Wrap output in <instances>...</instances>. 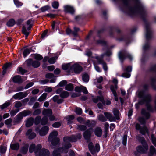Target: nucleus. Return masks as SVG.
<instances>
[{"label":"nucleus","instance_id":"f257e3e1","mask_svg":"<svg viewBox=\"0 0 156 156\" xmlns=\"http://www.w3.org/2000/svg\"><path fill=\"white\" fill-rule=\"evenodd\" d=\"M81 137L80 134H78L77 137L74 135H72L70 136L65 137L63 138L64 143V147L58 148L55 149L53 151L52 153L53 156H61V153L64 152L66 153L68 152V149L70 148L71 145L69 143L70 142H76L77 139H80Z\"/></svg>","mask_w":156,"mask_h":156},{"label":"nucleus","instance_id":"f03ea898","mask_svg":"<svg viewBox=\"0 0 156 156\" xmlns=\"http://www.w3.org/2000/svg\"><path fill=\"white\" fill-rule=\"evenodd\" d=\"M138 96L140 98V100L139 101L138 103L135 105L136 108L138 109L139 107V105H142L146 103L148 110L149 111H152V109L151 106L148 104L151 100V95L149 94H145L144 92L142 91L139 92Z\"/></svg>","mask_w":156,"mask_h":156},{"label":"nucleus","instance_id":"7ed1b4c3","mask_svg":"<svg viewBox=\"0 0 156 156\" xmlns=\"http://www.w3.org/2000/svg\"><path fill=\"white\" fill-rule=\"evenodd\" d=\"M137 139L141 142L142 146H139L137 147V151L141 154L146 153L147 152L148 146L144 137L137 136Z\"/></svg>","mask_w":156,"mask_h":156},{"label":"nucleus","instance_id":"20e7f679","mask_svg":"<svg viewBox=\"0 0 156 156\" xmlns=\"http://www.w3.org/2000/svg\"><path fill=\"white\" fill-rule=\"evenodd\" d=\"M58 135L56 131H53L50 134L48 137V141L51 142V144L55 146L57 145L59 142V139L56 136Z\"/></svg>","mask_w":156,"mask_h":156},{"label":"nucleus","instance_id":"39448f33","mask_svg":"<svg viewBox=\"0 0 156 156\" xmlns=\"http://www.w3.org/2000/svg\"><path fill=\"white\" fill-rule=\"evenodd\" d=\"M42 146L41 144L37 145V147L35 151L36 156H49V152L48 150L43 148L41 149Z\"/></svg>","mask_w":156,"mask_h":156},{"label":"nucleus","instance_id":"423d86ee","mask_svg":"<svg viewBox=\"0 0 156 156\" xmlns=\"http://www.w3.org/2000/svg\"><path fill=\"white\" fill-rule=\"evenodd\" d=\"M30 113V112L27 110H24L20 112L15 117L14 122L16 123H20L23 117L28 115Z\"/></svg>","mask_w":156,"mask_h":156},{"label":"nucleus","instance_id":"0eeeda50","mask_svg":"<svg viewBox=\"0 0 156 156\" xmlns=\"http://www.w3.org/2000/svg\"><path fill=\"white\" fill-rule=\"evenodd\" d=\"M118 57L122 62H123L126 58H128L130 60H132L133 59L132 56L125 50L120 51L118 53Z\"/></svg>","mask_w":156,"mask_h":156},{"label":"nucleus","instance_id":"6e6552de","mask_svg":"<svg viewBox=\"0 0 156 156\" xmlns=\"http://www.w3.org/2000/svg\"><path fill=\"white\" fill-rule=\"evenodd\" d=\"M27 25L28 26L27 28L25 26L23 27L22 29V32L25 35L26 38H27L30 32L29 31L30 30L32 27V20H29L27 22Z\"/></svg>","mask_w":156,"mask_h":156},{"label":"nucleus","instance_id":"1a4fd4ad","mask_svg":"<svg viewBox=\"0 0 156 156\" xmlns=\"http://www.w3.org/2000/svg\"><path fill=\"white\" fill-rule=\"evenodd\" d=\"M49 129L48 127L45 126L42 127L40 129L39 127H37L35 128V130L38 133L40 136H44L48 133Z\"/></svg>","mask_w":156,"mask_h":156},{"label":"nucleus","instance_id":"9d476101","mask_svg":"<svg viewBox=\"0 0 156 156\" xmlns=\"http://www.w3.org/2000/svg\"><path fill=\"white\" fill-rule=\"evenodd\" d=\"M132 70V67L131 66H127L125 69L123 70L124 72L122 74L121 76L126 78L130 77L131 74L130 73Z\"/></svg>","mask_w":156,"mask_h":156},{"label":"nucleus","instance_id":"9b49d317","mask_svg":"<svg viewBox=\"0 0 156 156\" xmlns=\"http://www.w3.org/2000/svg\"><path fill=\"white\" fill-rule=\"evenodd\" d=\"M28 93L27 92H20L15 94L12 96V98L15 99L20 100L26 97Z\"/></svg>","mask_w":156,"mask_h":156},{"label":"nucleus","instance_id":"f8f14e48","mask_svg":"<svg viewBox=\"0 0 156 156\" xmlns=\"http://www.w3.org/2000/svg\"><path fill=\"white\" fill-rule=\"evenodd\" d=\"M73 64L71 63L63 64L62 65V69L68 73H72V66Z\"/></svg>","mask_w":156,"mask_h":156},{"label":"nucleus","instance_id":"ddd939ff","mask_svg":"<svg viewBox=\"0 0 156 156\" xmlns=\"http://www.w3.org/2000/svg\"><path fill=\"white\" fill-rule=\"evenodd\" d=\"M82 70V67L78 64L75 63L72 66V73L73 71L76 73H80Z\"/></svg>","mask_w":156,"mask_h":156},{"label":"nucleus","instance_id":"4468645a","mask_svg":"<svg viewBox=\"0 0 156 156\" xmlns=\"http://www.w3.org/2000/svg\"><path fill=\"white\" fill-rule=\"evenodd\" d=\"M136 130H139L140 133L144 135L146 133H147V129L145 126L141 128L140 125L137 123L136 125Z\"/></svg>","mask_w":156,"mask_h":156},{"label":"nucleus","instance_id":"2eb2a0df","mask_svg":"<svg viewBox=\"0 0 156 156\" xmlns=\"http://www.w3.org/2000/svg\"><path fill=\"white\" fill-rule=\"evenodd\" d=\"M93 129L90 128L88 129L84 133L83 136L86 139H88L90 136L91 134L93 132Z\"/></svg>","mask_w":156,"mask_h":156},{"label":"nucleus","instance_id":"dca6fc26","mask_svg":"<svg viewBox=\"0 0 156 156\" xmlns=\"http://www.w3.org/2000/svg\"><path fill=\"white\" fill-rule=\"evenodd\" d=\"M146 38L147 40H148L151 37L152 31L151 30L149 27L147 25L146 26Z\"/></svg>","mask_w":156,"mask_h":156},{"label":"nucleus","instance_id":"f3484780","mask_svg":"<svg viewBox=\"0 0 156 156\" xmlns=\"http://www.w3.org/2000/svg\"><path fill=\"white\" fill-rule=\"evenodd\" d=\"M26 134L29 139H33L36 136L35 133L32 132V130L31 129H28L27 131Z\"/></svg>","mask_w":156,"mask_h":156},{"label":"nucleus","instance_id":"a211bd4d","mask_svg":"<svg viewBox=\"0 0 156 156\" xmlns=\"http://www.w3.org/2000/svg\"><path fill=\"white\" fill-rule=\"evenodd\" d=\"M64 11L66 12L73 14L75 12L73 8L70 5H66L64 6Z\"/></svg>","mask_w":156,"mask_h":156},{"label":"nucleus","instance_id":"6ab92c4d","mask_svg":"<svg viewBox=\"0 0 156 156\" xmlns=\"http://www.w3.org/2000/svg\"><path fill=\"white\" fill-rule=\"evenodd\" d=\"M42 114L45 117H48L52 114V110L50 109H44L42 111Z\"/></svg>","mask_w":156,"mask_h":156},{"label":"nucleus","instance_id":"aec40b11","mask_svg":"<svg viewBox=\"0 0 156 156\" xmlns=\"http://www.w3.org/2000/svg\"><path fill=\"white\" fill-rule=\"evenodd\" d=\"M13 82L18 83H20L23 81V79L19 75L16 76L12 79Z\"/></svg>","mask_w":156,"mask_h":156},{"label":"nucleus","instance_id":"412c9836","mask_svg":"<svg viewBox=\"0 0 156 156\" xmlns=\"http://www.w3.org/2000/svg\"><path fill=\"white\" fill-rule=\"evenodd\" d=\"M104 114L106 118L110 122L115 121V118L110 113L105 112Z\"/></svg>","mask_w":156,"mask_h":156},{"label":"nucleus","instance_id":"4be33fe9","mask_svg":"<svg viewBox=\"0 0 156 156\" xmlns=\"http://www.w3.org/2000/svg\"><path fill=\"white\" fill-rule=\"evenodd\" d=\"M93 101L95 103H97L99 101H101L103 104H105V101L102 96H98L93 98Z\"/></svg>","mask_w":156,"mask_h":156},{"label":"nucleus","instance_id":"5701e85b","mask_svg":"<svg viewBox=\"0 0 156 156\" xmlns=\"http://www.w3.org/2000/svg\"><path fill=\"white\" fill-rule=\"evenodd\" d=\"M34 122V119L32 117H30L27 119L26 122V127H28L31 126L33 124Z\"/></svg>","mask_w":156,"mask_h":156},{"label":"nucleus","instance_id":"b1692460","mask_svg":"<svg viewBox=\"0 0 156 156\" xmlns=\"http://www.w3.org/2000/svg\"><path fill=\"white\" fill-rule=\"evenodd\" d=\"M94 133L97 136H101L102 134V130L101 128L100 127H96L94 130Z\"/></svg>","mask_w":156,"mask_h":156},{"label":"nucleus","instance_id":"393cba45","mask_svg":"<svg viewBox=\"0 0 156 156\" xmlns=\"http://www.w3.org/2000/svg\"><path fill=\"white\" fill-rule=\"evenodd\" d=\"M53 101L56 102L58 104H59L63 102V100L62 98H59V97L58 95H55L52 98Z\"/></svg>","mask_w":156,"mask_h":156},{"label":"nucleus","instance_id":"a878e982","mask_svg":"<svg viewBox=\"0 0 156 156\" xmlns=\"http://www.w3.org/2000/svg\"><path fill=\"white\" fill-rule=\"evenodd\" d=\"M75 118V116L73 115H69L65 117L66 119L69 124L71 123Z\"/></svg>","mask_w":156,"mask_h":156},{"label":"nucleus","instance_id":"bb28decb","mask_svg":"<svg viewBox=\"0 0 156 156\" xmlns=\"http://www.w3.org/2000/svg\"><path fill=\"white\" fill-rule=\"evenodd\" d=\"M96 122L94 120H92L91 122L88 120L86 122V124L88 127H93L96 125Z\"/></svg>","mask_w":156,"mask_h":156},{"label":"nucleus","instance_id":"cd10ccee","mask_svg":"<svg viewBox=\"0 0 156 156\" xmlns=\"http://www.w3.org/2000/svg\"><path fill=\"white\" fill-rule=\"evenodd\" d=\"M88 148L91 153L94 154L95 152V148L92 143H90L88 144Z\"/></svg>","mask_w":156,"mask_h":156},{"label":"nucleus","instance_id":"c85d7f7f","mask_svg":"<svg viewBox=\"0 0 156 156\" xmlns=\"http://www.w3.org/2000/svg\"><path fill=\"white\" fill-rule=\"evenodd\" d=\"M48 121L49 119L47 117L44 116L41 120V124L42 125H46L48 123Z\"/></svg>","mask_w":156,"mask_h":156},{"label":"nucleus","instance_id":"c756f323","mask_svg":"<svg viewBox=\"0 0 156 156\" xmlns=\"http://www.w3.org/2000/svg\"><path fill=\"white\" fill-rule=\"evenodd\" d=\"M10 147L13 150H18L19 148V144L18 143L12 144H11Z\"/></svg>","mask_w":156,"mask_h":156},{"label":"nucleus","instance_id":"7c9ffc66","mask_svg":"<svg viewBox=\"0 0 156 156\" xmlns=\"http://www.w3.org/2000/svg\"><path fill=\"white\" fill-rule=\"evenodd\" d=\"M142 115L145 116L146 119H148L150 117V114L149 113L147 112L145 109H142L141 111Z\"/></svg>","mask_w":156,"mask_h":156},{"label":"nucleus","instance_id":"2f4dec72","mask_svg":"<svg viewBox=\"0 0 156 156\" xmlns=\"http://www.w3.org/2000/svg\"><path fill=\"white\" fill-rule=\"evenodd\" d=\"M32 50V48H29L25 49L23 52V55L24 57H25L28 55Z\"/></svg>","mask_w":156,"mask_h":156},{"label":"nucleus","instance_id":"473e14b6","mask_svg":"<svg viewBox=\"0 0 156 156\" xmlns=\"http://www.w3.org/2000/svg\"><path fill=\"white\" fill-rule=\"evenodd\" d=\"M37 146L36 147L35 144H32L30 145L29 149V151L30 153H32L33 151H34L35 153V151L37 148Z\"/></svg>","mask_w":156,"mask_h":156},{"label":"nucleus","instance_id":"72a5a7b5","mask_svg":"<svg viewBox=\"0 0 156 156\" xmlns=\"http://www.w3.org/2000/svg\"><path fill=\"white\" fill-rule=\"evenodd\" d=\"M117 88V85H115V86L112 85L111 86L110 89L112 92L114 96H115L117 95V93L115 91V90Z\"/></svg>","mask_w":156,"mask_h":156},{"label":"nucleus","instance_id":"f704fd0d","mask_svg":"<svg viewBox=\"0 0 156 156\" xmlns=\"http://www.w3.org/2000/svg\"><path fill=\"white\" fill-rule=\"evenodd\" d=\"M113 114L115 117V119L119 120V112L117 109H114L113 111Z\"/></svg>","mask_w":156,"mask_h":156},{"label":"nucleus","instance_id":"c9c22d12","mask_svg":"<svg viewBox=\"0 0 156 156\" xmlns=\"http://www.w3.org/2000/svg\"><path fill=\"white\" fill-rule=\"evenodd\" d=\"M65 88L66 90L71 91L73 90L74 87L72 84L69 83L65 86Z\"/></svg>","mask_w":156,"mask_h":156},{"label":"nucleus","instance_id":"e433bc0d","mask_svg":"<svg viewBox=\"0 0 156 156\" xmlns=\"http://www.w3.org/2000/svg\"><path fill=\"white\" fill-rule=\"evenodd\" d=\"M28 148V145H26L22 147L21 150V152L23 154H26Z\"/></svg>","mask_w":156,"mask_h":156},{"label":"nucleus","instance_id":"4c0bfd02","mask_svg":"<svg viewBox=\"0 0 156 156\" xmlns=\"http://www.w3.org/2000/svg\"><path fill=\"white\" fill-rule=\"evenodd\" d=\"M69 93L66 91H63L60 94V96L62 98H67L69 96Z\"/></svg>","mask_w":156,"mask_h":156},{"label":"nucleus","instance_id":"58836bf2","mask_svg":"<svg viewBox=\"0 0 156 156\" xmlns=\"http://www.w3.org/2000/svg\"><path fill=\"white\" fill-rule=\"evenodd\" d=\"M15 23V22L13 19L10 20L7 23V25L9 27L13 26Z\"/></svg>","mask_w":156,"mask_h":156},{"label":"nucleus","instance_id":"ea45409f","mask_svg":"<svg viewBox=\"0 0 156 156\" xmlns=\"http://www.w3.org/2000/svg\"><path fill=\"white\" fill-rule=\"evenodd\" d=\"M11 103V101H6L5 103L1 106V108L2 109H3L6 108L10 105Z\"/></svg>","mask_w":156,"mask_h":156},{"label":"nucleus","instance_id":"a19ab883","mask_svg":"<svg viewBox=\"0 0 156 156\" xmlns=\"http://www.w3.org/2000/svg\"><path fill=\"white\" fill-rule=\"evenodd\" d=\"M47 96V94L46 93L43 94L38 99V101L40 102L44 101L46 98Z\"/></svg>","mask_w":156,"mask_h":156},{"label":"nucleus","instance_id":"79ce46f5","mask_svg":"<svg viewBox=\"0 0 156 156\" xmlns=\"http://www.w3.org/2000/svg\"><path fill=\"white\" fill-rule=\"evenodd\" d=\"M40 66V62L37 61H32V66L34 68H36L39 67Z\"/></svg>","mask_w":156,"mask_h":156},{"label":"nucleus","instance_id":"37998d69","mask_svg":"<svg viewBox=\"0 0 156 156\" xmlns=\"http://www.w3.org/2000/svg\"><path fill=\"white\" fill-rule=\"evenodd\" d=\"M104 126L105 127V137H106L107 136V134L108 130L109 124L107 122H105L104 124Z\"/></svg>","mask_w":156,"mask_h":156},{"label":"nucleus","instance_id":"c03bdc74","mask_svg":"<svg viewBox=\"0 0 156 156\" xmlns=\"http://www.w3.org/2000/svg\"><path fill=\"white\" fill-rule=\"evenodd\" d=\"M57 58L56 57L51 58L48 59V62L50 64H53L55 62Z\"/></svg>","mask_w":156,"mask_h":156},{"label":"nucleus","instance_id":"a18cd8bd","mask_svg":"<svg viewBox=\"0 0 156 156\" xmlns=\"http://www.w3.org/2000/svg\"><path fill=\"white\" fill-rule=\"evenodd\" d=\"M82 79L84 82H88L89 80V77L88 75L87 74L83 75L82 76Z\"/></svg>","mask_w":156,"mask_h":156},{"label":"nucleus","instance_id":"49530a36","mask_svg":"<svg viewBox=\"0 0 156 156\" xmlns=\"http://www.w3.org/2000/svg\"><path fill=\"white\" fill-rule=\"evenodd\" d=\"M41 116H37L35 119L34 123L36 125L38 124L40 122L41 120Z\"/></svg>","mask_w":156,"mask_h":156},{"label":"nucleus","instance_id":"de8ad7c7","mask_svg":"<svg viewBox=\"0 0 156 156\" xmlns=\"http://www.w3.org/2000/svg\"><path fill=\"white\" fill-rule=\"evenodd\" d=\"M102 58H100L99 56H95L94 57L95 58H96L97 61H98V63L99 64H102L103 63H104L105 62L104 61L103 58L102 57Z\"/></svg>","mask_w":156,"mask_h":156},{"label":"nucleus","instance_id":"09e8293b","mask_svg":"<svg viewBox=\"0 0 156 156\" xmlns=\"http://www.w3.org/2000/svg\"><path fill=\"white\" fill-rule=\"evenodd\" d=\"M98 119L101 121L105 122L107 120L102 115H100L98 116Z\"/></svg>","mask_w":156,"mask_h":156},{"label":"nucleus","instance_id":"8fccbe9b","mask_svg":"<svg viewBox=\"0 0 156 156\" xmlns=\"http://www.w3.org/2000/svg\"><path fill=\"white\" fill-rule=\"evenodd\" d=\"M87 129L86 126L83 125H78L77 126V129L81 131H83Z\"/></svg>","mask_w":156,"mask_h":156},{"label":"nucleus","instance_id":"3c124183","mask_svg":"<svg viewBox=\"0 0 156 156\" xmlns=\"http://www.w3.org/2000/svg\"><path fill=\"white\" fill-rule=\"evenodd\" d=\"M19 109L17 108L15 110H12L10 112V114L11 116H14L19 111Z\"/></svg>","mask_w":156,"mask_h":156},{"label":"nucleus","instance_id":"603ef678","mask_svg":"<svg viewBox=\"0 0 156 156\" xmlns=\"http://www.w3.org/2000/svg\"><path fill=\"white\" fill-rule=\"evenodd\" d=\"M59 4L57 1H54L52 4V7L55 9H57L58 8Z\"/></svg>","mask_w":156,"mask_h":156},{"label":"nucleus","instance_id":"864d4df0","mask_svg":"<svg viewBox=\"0 0 156 156\" xmlns=\"http://www.w3.org/2000/svg\"><path fill=\"white\" fill-rule=\"evenodd\" d=\"M14 2L15 5L18 7L22 6L23 4L22 3L20 2L18 0H14Z\"/></svg>","mask_w":156,"mask_h":156},{"label":"nucleus","instance_id":"5fc2aeb1","mask_svg":"<svg viewBox=\"0 0 156 156\" xmlns=\"http://www.w3.org/2000/svg\"><path fill=\"white\" fill-rule=\"evenodd\" d=\"M75 112L76 114L80 115L82 114V111L81 108L78 107H76Z\"/></svg>","mask_w":156,"mask_h":156},{"label":"nucleus","instance_id":"6e6d98bb","mask_svg":"<svg viewBox=\"0 0 156 156\" xmlns=\"http://www.w3.org/2000/svg\"><path fill=\"white\" fill-rule=\"evenodd\" d=\"M150 153L153 154H156V150L155 148L152 146H151L150 147Z\"/></svg>","mask_w":156,"mask_h":156},{"label":"nucleus","instance_id":"4d7b16f0","mask_svg":"<svg viewBox=\"0 0 156 156\" xmlns=\"http://www.w3.org/2000/svg\"><path fill=\"white\" fill-rule=\"evenodd\" d=\"M6 147L4 146H1L0 147V152L2 153H4L6 152Z\"/></svg>","mask_w":156,"mask_h":156},{"label":"nucleus","instance_id":"13d9d810","mask_svg":"<svg viewBox=\"0 0 156 156\" xmlns=\"http://www.w3.org/2000/svg\"><path fill=\"white\" fill-rule=\"evenodd\" d=\"M50 8V6L48 5L42 7L40 9L41 11L42 12H44L48 10Z\"/></svg>","mask_w":156,"mask_h":156},{"label":"nucleus","instance_id":"bf43d9fd","mask_svg":"<svg viewBox=\"0 0 156 156\" xmlns=\"http://www.w3.org/2000/svg\"><path fill=\"white\" fill-rule=\"evenodd\" d=\"M45 77L47 78L51 79L55 77L54 75L52 73H49L46 74Z\"/></svg>","mask_w":156,"mask_h":156},{"label":"nucleus","instance_id":"052dcab7","mask_svg":"<svg viewBox=\"0 0 156 156\" xmlns=\"http://www.w3.org/2000/svg\"><path fill=\"white\" fill-rule=\"evenodd\" d=\"M61 126V124L60 122H56L54 123L52 125V126L54 128H57Z\"/></svg>","mask_w":156,"mask_h":156},{"label":"nucleus","instance_id":"680f3d73","mask_svg":"<svg viewBox=\"0 0 156 156\" xmlns=\"http://www.w3.org/2000/svg\"><path fill=\"white\" fill-rule=\"evenodd\" d=\"M41 112V110L40 109H37L34 112L33 115H36L40 114Z\"/></svg>","mask_w":156,"mask_h":156},{"label":"nucleus","instance_id":"e2e57ef3","mask_svg":"<svg viewBox=\"0 0 156 156\" xmlns=\"http://www.w3.org/2000/svg\"><path fill=\"white\" fill-rule=\"evenodd\" d=\"M156 82V79L155 78H152L151 79V84L153 87L155 89H156L154 87V84Z\"/></svg>","mask_w":156,"mask_h":156},{"label":"nucleus","instance_id":"0e129e2a","mask_svg":"<svg viewBox=\"0 0 156 156\" xmlns=\"http://www.w3.org/2000/svg\"><path fill=\"white\" fill-rule=\"evenodd\" d=\"M22 106V104L20 101H16L15 102L14 107L16 108H20Z\"/></svg>","mask_w":156,"mask_h":156},{"label":"nucleus","instance_id":"69168bd1","mask_svg":"<svg viewBox=\"0 0 156 156\" xmlns=\"http://www.w3.org/2000/svg\"><path fill=\"white\" fill-rule=\"evenodd\" d=\"M77 121L80 123H85V120L84 119L80 117L77 118Z\"/></svg>","mask_w":156,"mask_h":156},{"label":"nucleus","instance_id":"338daca9","mask_svg":"<svg viewBox=\"0 0 156 156\" xmlns=\"http://www.w3.org/2000/svg\"><path fill=\"white\" fill-rule=\"evenodd\" d=\"M111 55V52L110 51H107L105 53L102 54L101 55V57L103 58L104 56L106 55L107 56H109Z\"/></svg>","mask_w":156,"mask_h":156},{"label":"nucleus","instance_id":"774afa93","mask_svg":"<svg viewBox=\"0 0 156 156\" xmlns=\"http://www.w3.org/2000/svg\"><path fill=\"white\" fill-rule=\"evenodd\" d=\"M19 73H20L23 75L24 73L26 72L25 70L23 69L22 67H20L18 68Z\"/></svg>","mask_w":156,"mask_h":156}]
</instances>
